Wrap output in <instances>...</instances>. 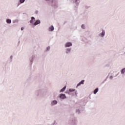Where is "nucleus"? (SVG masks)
I'll use <instances>...</instances> for the list:
<instances>
[{
	"label": "nucleus",
	"instance_id": "f257e3e1",
	"mask_svg": "<svg viewBox=\"0 0 125 125\" xmlns=\"http://www.w3.org/2000/svg\"><path fill=\"white\" fill-rule=\"evenodd\" d=\"M70 46H72V43L70 42L66 43L65 47H69Z\"/></svg>",
	"mask_w": 125,
	"mask_h": 125
},
{
	"label": "nucleus",
	"instance_id": "f03ea898",
	"mask_svg": "<svg viewBox=\"0 0 125 125\" xmlns=\"http://www.w3.org/2000/svg\"><path fill=\"white\" fill-rule=\"evenodd\" d=\"M60 97L62 99H64V98H66V96H65V94H61L60 96Z\"/></svg>",
	"mask_w": 125,
	"mask_h": 125
},
{
	"label": "nucleus",
	"instance_id": "7ed1b4c3",
	"mask_svg": "<svg viewBox=\"0 0 125 125\" xmlns=\"http://www.w3.org/2000/svg\"><path fill=\"white\" fill-rule=\"evenodd\" d=\"M83 83H84V80H82L81 82H80L77 84V86H80V85H81V84H83Z\"/></svg>",
	"mask_w": 125,
	"mask_h": 125
},
{
	"label": "nucleus",
	"instance_id": "20e7f679",
	"mask_svg": "<svg viewBox=\"0 0 125 125\" xmlns=\"http://www.w3.org/2000/svg\"><path fill=\"white\" fill-rule=\"evenodd\" d=\"M41 23V21L40 20H37L36 21V22L34 23V25L36 26Z\"/></svg>",
	"mask_w": 125,
	"mask_h": 125
},
{
	"label": "nucleus",
	"instance_id": "39448f33",
	"mask_svg": "<svg viewBox=\"0 0 125 125\" xmlns=\"http://www.w3.org/2000/svg\"><path fill=\"white\" fill-rule=\"evenodd\" d=\"M34 21H35V18L34 17H32L31 18V20H30V23L32 24H34Z\"/></svg>",
	"mask_w": 125,
	"mask_h": 125
},
{
	"label": "nucleus",
	"instance_id": "423d86ee",
	"mask_svg": "<svg viewBox=\"0 0 125 125\" xmlns=\"http://www.w3.org/2000/svg\"><path fill=\"white\" fill-rule=\"evenodd\" d=\"M54 30V27L53 26H51L49 28V31H53Z\"/></svg>",
	"mask_w": 125,
	"mask_h": 125
},
{
	"label": "nucleus",
	"instance_id": "0eeeda50",
	"mask_svg": "<svg viewBox=\"0 0 125 125\" xmlns=\"http://www.w3.org/2000/svg\"><path fill=\"white\" fill-rule=\"evenodd\" d=\"M97 92H98V88H97L96 89H95L94 91V94H96V93H97Z\"/></svg>",
	"mask_w": 125,
	"mask_h": 125
},
{
	"label": "nucleus",
	"instance_id": "6e6552de",
	"mask_svg": "<svg viewBox=\"0 0 125 125\" xmlns=\"http://www.w3.org/2000/svg\"><path fill=\"white\" fill-rule=\"evenodd\" d=\"M55 104H57V101H54L52 103V105H55Z\"/></svg>",
	"mask_w": 125,
	"mask_h": 125
},
{
	"label": "nucleus",
	"instance_id": "1a4fd4ad",
	"mask_svg": "<svg viewBox=\"0 0 125 125\" xmlns=\"http://www.w3.org/2000/svg\"><path fill=\"white\" fill-rule=\"evenodd\" d=\"M7 23H8V24H10V23H11V20L10 19H8L6 21Z\"/></svg>",
	"mask_w": 125,
	"mask_h": 125
},
{
	"label": "nucleus",
	"instance_id": "9d476101",
	"mask_svg": "<svg viewBox=\"0 0 125 125\" xmlns=\"http://www.w3.org/2000/svg\"><path fill=\"white\" fill-rule=\"evenodd\" d=\"M66 86H65L63 88H62L61 90V92L64 91L65 90V89H66Z\"/></svg>",
	"mask_w": 125,
	"mask_h": 125
},
{
	"label": "nucleus",
	"instance_id": "9b49d317",
	"mask_svg": "<svg viewBox=\"0 0 125 125\" xmlns=\"http://www.w3.org/2000/svg\"><path fill=\"white\" fill-rule=\"evenodd\" d=\"M122 74H125V68H123L121 71Z\"/></svg>",
	"mask_w": 125,
	"mask_h": 125
},
{
	"label": "nucleus",
	"instance_id": "f8f14e48",
	"mask_svg": "<svg viewBox=\"0 0 125 125\" xmlns=\"http://www.w3.org/2000/svg\"><path fill=\"white\" fill-rule=\"evenodd\" d=\"M104 35H105V31H103V32L102 33V37H104Z\"/></svg>",
	"mask_w": 125,
	"mask_h": 125
},
{
	"label": "nucleus",
	"instance_id": "ddd939ff",
	"mask_svg": "<svg viewBox=\"0 0 125 125\" xmlns=\"http://www.w3.org/2000/svg\"><path fill=\"white\" fill-rule=\"evenodd\" d=\"M70 51H71V49H67V51H66V53H68V52H70Z\"/></svg>",
	"mask_w": 125,
	"mask_h": 125
},
{
	"label": "nucleus",
	"instance_id": "4468645a",
	"mask_svg": "<svg viewBox=\"0 0 125 125\" xmlns=\"http://www.w3.org/2000/svg\"><path fill=\"white\" fill-rule=\"evenodd\" d=\"M24 1H25V0H20L21 3H23V2H24Z\"/></svg>",
	"mask_w": 125,
	"mask_h": 125
},
{
	"label": "nucleus",
	"instance_id": "2eb2a0df",
	"mask_svg": "<svg viewBox=\"0 0 125 125\" xmlns=\"http://www.w3.org/2000/svg\"><path fill=\"white\" fill-rule=\"evenodd\" d=\"M82 29H85V27L84 26V24H83V25H82Z\"/></svg>",
	"mask_w": 125,
	"mask_h": 125
},
{
	"label": "nucleus",
	"instance_id": "dca6fc26",
	"mask_svg": "<svg viewBox=\"0 0 125 125\" xmlns=\"http://www.w3.org/2000/svg\"><path fill=\"white\" fill-rule=\"evenodd\" d=\"M69 91H71V92H72V91H75V89H69Z\"/></svg>",
	"mask_w": 125,
	"mask_h": 125
},
{
	"label": "nucleus",
	"instance_id": "f3484780",
	"mask_svg": "<svg viewBox=\"0 0 125 125\" xmlns=\"http://www.w3.org/2000/svg\"><path fill=\"white\" fill-rule=\"evenodd\" d=\"M23 30H24V27H21V31H23Z\"/></svg>",
	"mask_w": 125,
	"mask_h": 125
},
{
	"label": "nucleus",
	"instance_id": "a211bd4d",
	"mask_svg": "<svg viewBox=\"0 0 125 125\" xmlns=\"http://www.w3.org/2000/svg\"><path fill=\"white\" fill-rule=\"evenodd\" d=\"M112 79H113V76H111L110 77V79L112 80Z\"/></svg>",
	"mask_w": 125,
	"mask_h": 125
},
{
	"label": "nucleus",
	"instance_id": "6ab92c4d",
	"mask_svg": "<svg viewBox=\"0 0 125 125\" xmlns=\"http://www.w3.org/2000/svg\"><path fill=\"white\" fill-rule=\"evenodd\" d=\"M49 48H50L49 47H47V49H48V50L49 49Z\"/></svg>",
	"mask_w": 125,
	"mask_h": 125
},
{
	"label": "nucleus",
	"instance_id": "aec40b11",
	"mask_svg": "<svg viewBox=\"0 0 125 125\" xmlns=\"http://www.w3.org/2000/svg\"><path fill=\"white\" fill-rule=\"evenodd\" d=\"M11 58H12V56H11Z\"/></svg>",
	"mask_w": 125,
	"mask_h": 125
}]
</instances>
